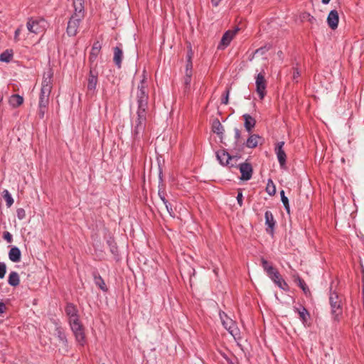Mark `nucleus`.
<instances>
[{
  "mask_svg": "<svg viewBox=\"0 0 364 364\" xmlns=\"http://www.w3.org/2000/svg\"><path fill=\"white\" fill-rule=\"evenodd\" d=\"M4 239L6 240L8 242H12V235L9 232H4Z\"/></svg>",
  "mask_w": 364,
  "mask_h": 364,
  "instance_id": "45",
  "label": "nucleus"
},
{
  "mask_svg": "<svg viewBox=\"0 0 364 364\" xmlns=\"http://www.w3.org/2000/svg\"><path fill=\"white\" fill-rule=\"evenodd\" d=\"M98 73L97 71L90 69L87 79V90L90 92H94L97 84Z\"/></svg>",
  "mask_w": 364,
  "mask_h": 364,
  "instance_id": "14",
  "label": "nucleus"
},
{
  "mask_svg": "<svg viewBox=\"0 0 364 364\" xmlns=\"http://www.w3.org/2000/svg\"><path fill=\"white\" fill-rule=\"evenodd\" d=\"M300 76V72L297 68H295L293 73V80H296Z\"/></svg>",
  "mask_w": 364,
  "mask_h": 364,
  "instance_id": "48",
  "label": "nucleus"
},
{
  "mask_svg": "<svg viewBox=\"0 0 364 364\" xmlns=\"http://www.w3.org/2000/svg\"><path fill=\"white\" fill-rule=\"evenodd\" d=\"M255 123H256V121L253 118H252V124H251L252 129L255 127Z\"/></svg>",
  "mask_w": 364,
  "mask_h": 364,
  "instance_id": "52",
  "label": "nucleus"
},
{
  "mask_svg": "<svg viewBox=\"0 0 364 364\" xmlns=\"http://www.w3.org/2000/svg\"><path fill=\"white\" fill-rule=\"evenodd\" d=\"M9 102L13 107H17L23 104V98L18 95H13L10 97Z\"/></svg>",
  "mask_w": 364,
  "mask_h": 364,
  "instance_id": "25",
  "label": "nucleus"
},
{
  "mask_svg": "<svg viewBox=\"0 0 364 364\" xmlns=\"http://www.w3.org/2000/svg\"><path fill=\"white\" fill-rule=\"evenodd\" d=\"M81 20L82 19L76 18L75 16H71L68 23L67 27V33L70 36H73L76 35Z\"/></svg>",
  "mask_w": 364,
  "mask_h": 364,
  "instance_id": "9",
  "label": "nucleus"
},
{
  "mask_svg": "<svg viewBox=\"0 0 364 364\" xmlns=\"http://www.w3.org/2000/svg\"><path fill=\"white\" fill-rule=\"evenodd\" d=\"M261 262H262V266L265 272L268 270L269 267H272V265L268 261L264 259V258L262 259Z\"/></svg>",
  "mask_w": 364,
  "mask_h": 364,
  "instance_id": "42",
  "label": "nucleus"
},
{
  "mask_svg": "<svg viewBox=\"0 0 364 364\" xmlns=\"http://www.w3.org/2000/svg\"><path fill=\"white\" fill-rule=\"evenodd\" d=\"M278 270L273 266L272 267H269L268 270L266 271L267 274L270 279L276 276V274H278Z\"/></svg>",
  "mask_w": 364,
  "mask_h": 364,
  "instance_id": "35",
  "label": "nucleus"
},
{
  "mask_svg": "<svg viewBox=\"0 0 364 364\" xmlns=\"http://www.w3.org/2000/svg\"><path fill=\"white\" fill-rule=\"evenodd\" d=\"M363 305H364V288L363 289Z\"/></svg>",
  "mask_w": 364,
  "mask_h": 364,
  "instance_id": "54",
  "label": "nucleus"
},
{
  "mask_svg": "<svg viewBox=\"0 0 364 364\" xmlns=\"http://www.w3.org/2000/svg\"><path fill=\"white\" fill-rule=\"evenodd\" d=\"M256 92L259 98L262 100L266 95L267 80H265V74L261 72L257 74L255 77Z\"/></svg>",
  "mask_w": 364,
  "mask_h": 364,
  "instance_id": "8",
  "label": "nucleus"
},
{
  "mask_svg": "<svg viewBox=\"0 0 364 364\" xmlns=\"http://www.w3.org/2000/svg\"><path fill=\"white\" fill-rule=\"evenodd\" d=\"M298 284H299V287L303 290L304 293L306 295H307L308 294H310L309 289L304 279L299 278Z\"/></svg>",
  "mask_w": 364,
  "mask_h": 364,
  "instance_id": "32",
  "label": "nucleus"
},
{
  "mask_svg": "<svg viewBox=\"0 0 364 364\" xmlns=\"http://www.w3.org/2000/svg\"><path fill=\"white\" fill-rule=\"evenodd\" d=\"M327 22L331 29H336L338 27V14L336 10L331 11L327 18Z\"/></svg>",
  "mask_w": 364,
  "mask_h": 364,
  "instance_id": "16",
  "label": "nucleus"
},
{
  "mask_svg": "<svg viewBox=\"0 0 364 364\" xmlns=\"http://www.w3.org/2000/svg\"><path fill=\"white\" fill-rule=\"evenodd\" d=\"M164 205H165L166 208L168 213H169V215L173 217L174 212H173L171 205L168 202V200L166 201V204H164Z\"/></svg>",
  "mask_w": 364,
  "mask_h": 364,
  "instance_id": "43",
  "label": "nucleus"
},
{
  "mask_svg": "<svg viewBox=\"0 0 364 364\" xmlns=\"http://www.w3.org/2000/svg\"><path fill=\"white\" fill-rule=\"evenodd\" d=\"M123 59V51L120 47L114 48L113 61L118 68H121Z\"/></svg>",
  "mask_w": 364,
  "mask_h": 364,
  "instance_id": "18",
  "label": "nucleus"
},
{
  "mask_svg": "<svg viewBox=\"0 0 364 364\" xmlns=\"http://www.w3.org/2000/svg\"><path fill=\"white\" fill-rule=\"evenodd\" d=\"M284 145V141H280L277 143L275 147V152L279 161V163L282 167H283L286 164L287 155L283 149V146Z\"/></svg>",
  "mask_w": 364,
  "mask_h": 364,
  "instance_id": "12",
  "label": "nucleus"
},
{
  "mask_svg": "<svg viewBox=\"0 0 364 364\" xmlns=\"http://www.w3.org/2000/svg\"><path fill=\"white\" fill-rule=\"evenodd\" d=\"M264 139L257 134H252V148L262 144Z\"/></svg>",
  "mask_w": 364,
  "mask_h": 364,
  "instance_id": "30",
  "label": "nucleus"
},
{
  "mask_svg": "<svg viewBox=\"0 0 364 364\" xmlns=\"http://www.w3.org/2000/svg\"><path fill=\"white\" fill-rule=\"evenodd\" d=\"M9 257L14 262H18L21 260V251L16 247H12L9 252Z\"/></svg>",
  "mask_w": 364,
  "mask_h": 364,
  "instance_id": "22",
  "label": "nucleus"
},
{
  "mask_svg": "<svg viewBox=\"0 0 364 364\" xmlns=\"http://www.w3.org/2000/svg\"><path fill=\"white\" fill-rule=\"evenodd\" d=\"M71 330L73 332L76 341L82 346L85 344V336L84 332V327L80 321H76L69 323Z\"/></svg>",
  "mask_w": 364,
  "mask_h": 364,
  "instance_id": "6",
  "label": "nucleus"
},
{
  "mask_svg": "<svg viewBox=\"0 0 364 364\" xmlns=\"http://www.w3.org/2000/svg\"><path fill=\"white\" fill-rule=\"evenodd\" d=\"M192 75H193L192 73H185L184 85H185L186 89L188 88L190 86Z\"/></svg>",
  "mask_w": 364,
  "mask_h": 364,
  "instance_id": "34",
  "label": "nucleus"
},
{
  "mask_svg": "<svg viewBox=\"0 0 364 364\" xmlns=\"http://www.w3.org/2000/svg\"><path fill=\"white\" fill-rule=\"evenodd\" d=\"M6 307L4 303L0 302V316L6 311Z\"/></svg>",
  "mask_w": 364,
  "mask_h": 364,
  "instance_id": "49",
  "label": "nucleus"
},
{
  "mask_svg": "<svg viewBox=\"0 0 364 364\" xmlns=\"http://www.w3.org/2000/svg\"><path fill=\"white\" fill-rule=\"evenodd\" d=\"M101 47H92L90 58L93 59L99 53Z\"/></svg>",
  "mask_w": 364,
  "mask_h": 364,
  "instance_id": "39",
  "label": "nucleus"
},
{
  "mask_svg": "<svg viewBox=\"0 0 364 364\" xmlns=\"http://www.w3.org/2000/svg\"><path fill=\"white\" fill-rule=\"evenodd\" d=\"M193 55V52L192 51L191 47H190L187 53V60H192Z\"/></svg>",
  "mask_w": 364,
  "mask_h": 364,
  "instance_id": "47",
  "label": "nucleus"
},
{
  "mask_svg": "<svg viewBox=\"0 0 364 364\" xmlns=\"http://www.w3.org/2000/svg\"><path fill=\"white\" fill-rule=\"evenodd\" d=\"M55 335L58 337V340L60 341V342H61L63 344H66L67 343V338H66V336L63 330V328L60 326H57L55 328Z\"/></svg>",
  "mask_w": 364,
  "mask_h": 364,
  "instance_id": "29",
  "label": "nucleus"
},
{
  "mask_svg": "<svg viewBox=\"0 0 364 364\" xmlns=\"http://www.w3.org/2000/svg\"><path fill=\"white\" fill-rule=\"evenodd\" d=\"M266 191L269 195L273 196L276 193V188L274 184L272 181H269L267 185Z\"/></svg>",
  "mask_w": 364,
  "mask_h": 364,
  "instance_id": "33",
  "label": "nucleus"
},
{
  "mask_svg": "<svg viewBox=\"0 0 364 364\" xmlns=\"http://www.w3.org/2000/svg\"><path fill=\"white\" fill-rule=\"evenodd\" d=\"M93 277L95 284L98 286L102 291H107V286L101 276L95 272H93Z\"/></svg>",
  "mask_w": 364,
  "mask_h": 364,
  "instance_id": "26",
  "label": "nucleus"
},
{
  "mask_svg": "<svg viewBox=\"0 0 364 364\" xmlns=\"http://www.w3.org/2000/svg\"><path fill=\"white\" fill-rule=\"evenodd\" d=\"M75 13L73 16L82 19L85 16L84 0H73Z\"/></svg>",
  "mask_w": 364,
  "mask_h": 364,
  "instance_id": "13",
  "label": "nucleus"
},
{
  "mask_svg": "<svg viewBox=\"0 0 364 364\" xmlns=\"http://www.w3.org/2000/svg\"><path fill=\"white\" fill-rule=\"evenodd\" d=\"M47 26L48 23L45 19L31 18L28 20L26 26L21 25L16 30L15 38H20V36L26 31L36 34L42 33Z\"/></svg>",
  "mask_w": 364,
  "mask_h": 364,
  "instance_id": "2",
  "label": "nucleus"
},
{
  "mask_svg": "<svg viewBox=\"0 0 364 364\" xmlns=\"http://www.w3.org/2000/svg\"><path fill=\"white\" fill-rule=\"evenodd\" d=\"M65 311L68 317L69 323L80 320L78 310L74 304L71 303L68 304Z\"/></svg>",
  "mask_w": 364,
  "mask_h": 364,
  "instance_id": "10",
  "label": "nucleus"
},
{
  "mask_svg": "<svg viewBox=\"0 0 364 364\" xmlns=\"http://www.w3.org/2000/svg\"><path fill=\"white\" fill-rule=\"evenodd\" d=\"M240 171L241 173L240 179L247 181L250 179V164L247 162L240 165Z\"/></svg>",
  "mask_w": 364,
  "mask_h": 364,
  "instance_id": "19",
  "label": "nucleus"
},
{
  "mask_svg": "<svg viewBox=\"0 0 364 364\" xmlns=\"http://www.w3.org/2000/svg\"><path fill=\"white\" fill-rule=\"evenodd\" d=\"M6 272V266L4 263L0 262V278L2 279L4 277Z\"/></svg>",
  "mask_w": 364,
  "mask_h": 364,
  "instance_id": "38",
  "label": "nucleus"
},
{
  "mask_svg": "<svg viewBox=\"0 0 364 364\" xmlns=\"http://www.w3.org/2000/svg\"><path fill=\"white\" fill-rule=\"evenodd\" d=\"M17 217L19 220H23L26 217V212L23 208H18L16 210Z\"/></svg>",
  "mask_w": 364,
  "mask_h": 364,
  "instance_id": "41",
  "label": "nucleus"
},
{
  "mask_svg": "<svg viewBox=\"0 0 364 364\" xmlns=\"http://www.w3.org/2000/svg\"><path fill=\"white\" fill-rule=\"evenodd\" d=\"M158 194L161 200L163 201L164 204H166L167 200L165 198L164 192L159 190Z\"/></svg>",
  "mask_w": 364,
  "mask_h": 364,
  "instance_id": "46",
  "label": "nucleus"
},
{
  "mask_svg": "<svg viewBox=\"0 0 364 364\" xmlns=\"http://www.w3.org/2000/svg\"><path fill=\"white\" fill-rule=\"evenodd\" d=\"M329 302L331 308V314L334 316V319L337 320L338 316L342 314L341 299L336 292L330 294Z\"/></svg>",
  "mask_w": 364,
  "mask_h": 364,
  "instance_id": "5",
  "label": "nucleus"
},
{
  "mask_svg": "<svg viewBox=\"0 0 364 364\" xmlns=\"http://www.w3.org/2000/svg\"><path fill=\"white\" fill-rule=\"evenodd\" d=\"M4 198L6 200V205L9 207H10L13 204L14 200L7 191H6V194L4 195Z\"/></svg>",
  "mask_w": 364,
  "mask_h": 364,
  "instance_id": "36",
  "label": "nucleus"
},
{
  "mask_svg": "<svg viewBox=\"0 0 364 364\" xmlns=\"http://www.w3.org/2000/svg\"><path fill=\"white\" fill-rule=\"evenodd\" d=\"M220 318L225 328L235 337L238 331L235 322L223 311L220 312Z\"/></svg>",
  "mask_w": 364,
  "mask_h": 364,
  "instance_id": "7",
  "label": "nucleus"
},
{
  "mask_svg": "<svg viewBox=\"0 0 364 364\" xmlns=\"http://www.w3.org/2000/svg\"><path fill=\"white\" fill-rule=\"evenodd\" d=\"M243 118L245 120V129L248 132V135L246 139V141H245L242 132L237 128L235 129V138L236 140V144L237 145H240V146L245 145L247 147L250 148V114H245L243 115Z\"/></svg>",
  "mask_w": 364,
  "mask_h": 364,
  "instance_id": "3",
  "label": "nucleus"
},
{
  "mask_svg": "<svg viewBox=\"0 0 364 364\" xmlns=\"http://www.w3.org/2000/svg\"><path fill=\"white\" fill-rule=\"evenodd\" d=\"M271 279L282 289L287 290L288 285L286 282L283 279L279 272L276 274V276L272 277Z\"/></svg>",
  "mask_w": 364,
  "mask_h": 364,
  "instance_id": "23",
  "label": "nucleus"
},
{
  "mask_svg": "<svg viewBox=\"0 0 364 364\" xmlns=\"http://www.w3.org/2000/svg\"><path fill=\"white\" fill-rule=\"evenodd\" d=\"M145 82L146 78L144 76L137 87L136 95L137 102L136 119L134 122L132 131L133 137L135 140H139L142 137L146 124L149 95Z\"/></svg>",
  "mask_w": 364,
  "mask_h": 364,
  "instance_id": "1",
  "label": "nucleus"
},
{
  "mask_svg": "<svg viewBox=\"0 0 364 364\" xmlns=\"http://www.w3.org/2000/svg\"><path fill=\"white\" fill-rule=\"evenodd\" d=\"M309 21L311 23H314L315 21H316V18L314 16H311L310 15H309Z\"/></svg>",
  "mask_w": 364,
  "mask_h": 364,
  "instance_id": "51",
  "label": "nucleus"
},
{
  "mask_svg": "<svg viewBox=\"0 0 364 364\" xmlns=\"http://www.w3.org/2000/svg\"><path fill=\"white\" fill-rule=\"evenodd\" d=\"M280 196H281V200L282 202L288 213L290 212L289 205V200L288 198L285 196L284 191L282 190L280 191Z\"/></svg>",
  "mask_w": 364,
  "mask_h": 364,
  "instance_id": "31",
  "label": "nucleus"
},
{
  "mask_svg": "<svg viewBox=\"0 0 364 364\" xmlns=\"http://www.w3.org/2000/svg\"><path fill=\"white\" fill-rule=\"evenodd\" d=\"M228 98H229V90L227 89V90L223 94V95L221 98V103L224 104V105H227L228 103Z\"/></svg>",
  "mask_w": 364,
  "mask_h": 364,
  "instance_id": "40",
  "label": "nucleus"
},
{
  "mask_svg": "<svg viewBox=\"0 0 364 364\" xmlns=\"http://www.w3.org/2000/svg\"><path fill=\"white\" fill-rule=\"evenodd\" d=\"M212 130L220 137L222 136V134L224 132V128L218 119H213L212 123Z\"/></svg>",
  "mask_w": 364,
  "mask_h": 364,
  "instance_id": "24",
  "label": "nucleus"
},
{
  "mask_svg": "<svg viewBox=\"0 0 364 364\" xmlns=\"http://www.w3.org/2000/svg\"><path fill=\"white\" fill-rule=\"evenodd\" d=\"M221 0H211V4L213 6H218Z\"/></svg>",
  "mask_w": 364,
  "mask_h": 364,
  "instance_id": "50",
  "label": "nucleus"
},
{
  "mask_svg": "<svg viewBox=\"0 0 364 364\" xmlns=\"http://www.w3.org/2000/svg\"><path fill=\"white\" fill-rule=\"evenodd\" d=\"M294 311L298 313L299 318L304 324H305L310 317L309 313L306 309L302 306L299 308H294Z\"/></svg>",
  "mask_w": 364,
  "mask_h": 364,
  "instance_id": "21",
  "label": "nucleus"
},
{
  "mask_svg": "<svg viewBox=\"0 0 364 364\" xmlns=\"http://www.w3.org/2000/svg\"><path fill=\"white\" fill-rule=\"evenodd\" d=\"M49 103V97L39 96L38 112V114L40 119H43L47 112V107Z\"/></svg>",
  "mask_w": 364,
  "mask_h": 364,
  "instance_id": "15",
  "label": "nucleus"
},
{
  "mask_svg": "<svg viewBox=\"0 0 364 364\" xmlns=\"http://www.w3.org/2000/svg\"><path fill=\"white\" fill-rule=\"evenodd\" d=\"M14 55L12 49H7L0 55V61L9 63Z\"/></svg>",
  "mask_w": 364,
  "mask_h": 364,
  "instance_id": "28",
  "label": "nucleus"
},
{
  "mask_svg": "<svg viewBox=\"0 0 364 364\" xmlns=\"http://www.w3.org/2000/svg\"><path fill=\"white\" fill-rule=\"evenodd\" d=\"M242 200H243V196H242V190L239 189L238 194L237 196V203L240 205V206L242 205Z\"/></svg>",
  "mask_w": 364,
  "mask_h": 364,
  "instance_id": "44",
  "label": "nucleus"
},
{
  "mask_svg": "<svg viewBox=\"0 0 364 364\" xmlns=\"http://www.w3.org/2000/svg\"><path fill=\"white\" fill-rule=\"evenodd\" d=\"M329 1H330V0H322V3L324 4H328Z\"/></svg>",
  "mask_w": 364,
  "mask_h": 364,
  "instance_id": "53",
  "label": "nucleus"
},
{
  "mask_svg": "<svg viewBox=\"0 0 364 364\" xmlns=\"http://www.w3.org/2000/svg\"><path fill=\"white\" fill-rule=\"evenodd\" d=\"M53 71L51 68H48L43 73L42 87L40 96L49 97L53 85Z\"/></svg>",
  "mask_w": 364,
  "mask_h": 364,
  "instance_id": "4",
  "label": "nucleus"
},
{
  "mask_svg": "<svg viewBox=\"0 0 364 364\" xmlns=\"http://www.w3.org/2000/svg\"><path fill=\"white\" fill-rule=\"evenodd\" d=\"M20 279L17 272H11L9 274L8 283L12 287H16L19 284Z\"/></svg>",
  "mask_w": 364,
  "mask_h": 364,
  "instance_id": "27",
  "label": "nucleus"
},
{
  "mask_svg": "<svg viewBox=\"0 0 364 364\" xmlns=\"http://www.w3.org/2000/svg\"><path fill=\"white\" fill-rule=\"evenodd\" d=\"M265 223L267 225V228L266 230L267 232L270 234H272L274 228V225H275V221L274 220L272 213L269 211H267L265 213Z\"/></svg>",
  "mask_w": 364,
  "mask_h": 364,
  "instance_id": "17",
  "label": "nucleus"
},
{
  "mask_svg": "<svg viewBox=\"0 0 364 364\" xmlns=\"http://www.w3.org/2000/svg\"><path fill=\"white\" fill-rule=\"evenodd\" d=\"M186 73H192L193 74V63L192 60H187L186 65Z\"/></svg>",
  "mask_w": 364,
  "mask_h": 364,
  "instance_id": "37",
  "label": "nucleus"
},
{
  "mask_svg": "<svg viewBox=\"0 0 364 364\" xmlns=\"http://www.w3.org/2000/svg\"><path fill=\"white\" fill-rule=\"evenodd\" d=\"M216 156L218 160L223 165L229 164V161L232 160L231 156L225 150H220L217 151Z\"/></svg>",
  "mask_w": 364,
  "mask_h": 364,
  "instance_id": "20",
  "label": "nucleus"
},
{
  "mask_svg": "<svg viewBox=\"0 0 364 364\" xmlns=\"http://www.w3.org/2000/svg\"><path fill=\"white\" fill-rule=\"evenodd\" d=\"M240 29V28L237 26L233 30L227 31L223 34L219 46H228Z\"/></svg>",
  "mask_w": 364,
  "mask_h": 364,
  "instance_id": "11",
  "label": "nucleus"
}]
</instances>
